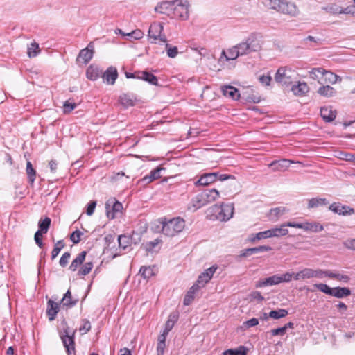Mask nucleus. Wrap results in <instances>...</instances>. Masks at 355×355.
<instances>
[{"mask_svg":"<svg viewBox=\"0 0 355 355\" xmlns=\"http://www.w3.org/2000/svg\"><path fill=\"white\" fill-rule=\"evenodd\" d=\"M234 214V206L230 204L222 203L211 206L207 210V216L210 220L225 222L229 220Z\"/></svg>","mask_w":355,"mask_h":355,"instance_id":"obj_1","label":"nucleus"},{"mask_svg":"<svg viewBox=\"0 0 355 355\" xmlns=\"http://www.w3.org/2000/svg\"><path fill=\"white\" fill-rule=\"evenodd\" d=\"M161 223L162 224V233L170 237L175 236L181 232L185 227V221L178 217L166 220V218L162 219Z\"/></svg>","mask_w":355,"mask_h":355,"instance_id":"obj_2","label":"nucleus"},{"mask_svg":"<svg viewBox=\"0 0 355 355\" xmlns=\"http://www.w3.org/2000/svg\"><path fill=\"white\" fill-rule=\"evenodd\" d=\"M219 196V191L216 189H205L192 199L193 206L199 209L216 201Z\"/></svg>","mask_w":355,"mask_h":355,"instance_id":"obj_3","label":"nucleus"},{"mask_svg":"<svg viewBox=\"0 0 355 355\" xmlns=\"http://www.w3.org/2000/svg\"><path fill=\"white\" fill-rule=\"evenodd\" d=\"M239 50L240 55H247L251 52L258 51L261 48V42L259 38L254 34L250 35L245 42L236 45Z\"/></svg>","mask_w":355,"mask_h":355,"instance_id":"obj_4","label":"nucleus"},{"mask_svg":"<svg viewBox=\"0 0 355 355\" xmlns=\"http://www.w3.org/2000/svg\"><path fill=\"white\" fill-rule=\"evenodd\" d=\"M295 71L288 67L278 69L275 76V80L282 86H288L293 82Z\"/></svg>","mask_w":355,"mask_h":355,"instance_id":"obj_5","label":"nucleus"},{"mask_svg":"<svg viewBox=\"0 0 355 355\" xmlns=\"http://www.w3.org/2000/svg\"><path fill=\"white\" fill-rule=\"evenodd\" d=\"M173 14V17L187 19L189 17V3L187 0H174Z\"/></svg>","mask_w":355,"mask_h":355,"instance_id":"obj_6","label":"nucleus"},{"mask_svg":"<svg viewBox=\"0 0 355 355\" xmlns=\"http://www.w3.org/2000/svg\"><path fill=\"white\" fill-rule=\"evenodd\" d=\"M163 26L161 23H153L152 24L148 30V37L153 39V42L156 43L157 40H159L162 42L166 43L167 39L164 34H162Z\"/></svg>","mask_w":355,"mask_h":355,"instance_id":"obj_7","label":"nucleus"},{"mask_svg":"<svg viewBox=\"0 0 355 355\" xmlns=\"http://www.w3.org/2000/svg\"><path fill=\"white\" fill-rule=\"evenodd\" d=\"M105 209L107 218L114 219L117 214L121 213L123 205L116 198H110L105 203Z\"/></svg>","mask_w":355,"mask_h":355,"instance_id":"obj_8","label":"nucleus"},{"mask_svg":"<svg viewBox=\"0 0 355 355\" xmlns=\"http://www.w3.org/2000/svg\"><path fill=\"white\" fill-rule=\"evenodd\" d=\"M60 338L64 347L66 348L67 355L75 353V331L70 335L68 330L64 329L63 333L60 335Z\"/></svg>","mask_w":355,"mask_h":355,"instance_id":"obj_9","label":"nucleus"},{"mask_svg":"<svg viewBox=\"0 0 355 355\" xmlns=\"http://www.w3.org/2000/svg\"><path fill=\"white\" fill-rule=\"evenodd\" d=\"M312 277H322V270H313L311 268H304L303 270L299 271L294 275L295 280H300L309 279Z\"/></svg>","mask_w":355,"mask_h":355,"instance_id":"obj_10","label":"nucleus"},{"mask_svg":"<svg viewBox=\"0 0 355 355\" xmlns=\"http://www.w3.org/2000/svg\"><path fill=\"white\" fill-rule=\"evenodd\" d=\"M329 209L332 211L335 214L342 215L344 216H350L355 214L354 208L348 205H342L339 202H334L329 207Z\"/></svg>","mask_w":355,"mask_h":355,"instance_id":"obj_11","label":"nucleus"},{"mask_svg":"<svg viewBox=\"0 0 355 355\" xmlns=\"http://www.w3.org/2000/svg\"><path fill=\"white\" fill-rule=\"evenodd\" d=\"M276 10L291 16H295L298 12L297 8L294 3L285 1L284 0H282L279 8H277Z\"/></svg>","mask_w":355,"mask_h":355,"instance_id":"obj_12","label":"nucleus"},{"mask_svg":"<svg viewBox=\"0 0 355 355\" xmlns=\"http://www.w3.org/2000/svg\"><path fill=\"white\" fill-rule=\"evenodd\" d=\"M136 235L138 238V239H140V236L139 234L135 233V232H132V234L131 236H127V235H120L118 237V242L120 248H123V250H125L128 246H130L132 243L135 244L137 243V241H136V239L134 238V236Z\"/></svg>","mask_w":355,"mask_h":355,"instance_id":"obj_13","label":"nucleus"},{"mask_svg":"<svg viewBox=\"0 0 355 355\" xmlns=\"http://www.w3.org/2000/svg\"><path fill=\"white\" fill-rule=\"evenodd\" d=\"M218 173L213 172V173H207L202 174L199 180L195 183L196 186H207L209 185L218 179Z\"/></svg>","mask_w":355,"mask_h":355,"instance_id":"obj_14","label":"nucleus"},{"mask_svg":"<svg viewBox=\"0 0 355 355\" xmlns=\"http://www.w3.org/2000/svg\"><path fill=\"white\" fill-rule=\"evenodd\" d=\"M103 80L110 85H114L118 78V71L115 67H109L105 72L102 73Z\"/></svg>","mask_w":355,"mask_h":355,"instance_id":"obj_15","label":"nucleus"},{"mask_svg":"<svg viewBox=\"0 0 355 355\" xmlns=\"http://www.w3.org/2000/svg\"><path fill=\"white\" fill-rule=\"evenodd\" d=\"M293 163L292 161L287 159H281L272 162L268 166L274 171H284Z\"/></svg>","mask_w":355,"mask_h":355,"instance_id":"obj_16","label":"nucleus"},{"mask_svg":"<svg viewBox=\"0 0 355 355\" xmlns=\"http://www.w3.org/2000/svg\"><path fill=\"white\" fill-rule=\"evenodd\" d=\"M60 311V304L55 302L52 300L47 302L46 315L50 321L55 319L58 313Z\"/></svg>","mask_w":355,"mask_h":355,"instance_id":"obj_17","label":"nucleus"},{"mask_svg":"<svg viewBox=\"0 0 355 355\" xmlns=\"http://www.w3.org/2000/svg\"><path fill=\"white\" fill-rule=\"evenodd\" d=\"M217 267H215L214 266L207 269L198 277L196 283L200 285V287H203L205 284L211 279Z\"/></svg>","mask_w":355,"mask_h":355,"instance_id":"obj_18","label":"nucleus"},{"mask_svg":"<svg viewBox=\"0 0 355 355\" xmlns=\"http://www.w3.org/2000/svg\"><path fill=\"white\" fill-rule=\"evenodd\" d=\"M173 5V1H163L155 8V10L167 16H172Z\"/></svg>","mask_w":355,"mask_h":355,"instance_id":"obj_19","label":"nucleus"},{"mask_svg":"<svg viewBox=\"0 0 355 355\" xmlns=\"http://www.w3.org/2000/svg\"><path fill=\"white\" fill-rule=\"evenodd\" d=\"M137 97L133 94H123L119 96V102L125 108L135 105Z\"/></svg>","mask_w":355,"mask_h":355,"instance_id":"obj_20","label":"nucleus"},{"mask_svg":"<svg viewBox=\"0 0 355 355\" xmlns=\"http://www.w3.org/2000/svg\"><path fill=\"white\" fill-rule=\"evenodd\" d=\"M320 116L325 122L333 121L336 116V111L333 110L331 107H323L320 109Z\"/></svg>","mask_w":355,"mask_h":355,"instance_id":"obj_21","label":"nucleus"},{"mask_svg":"<svg viewBox=\"0 0 355 355\" xmlns=\"http://www.w3.org/2000/svg\"><path fill=\"white\" fill-rule=\"evenodd\" d=\"M271 250L272 248L269 245H260L258 247L245 249L240 254V257H245L259 252H268Z\"/></svg>","mask_w":355,"mask_h":355,"instance_id":"obj_22","label":"nucleus"},{"mask_svg":"<svg viewBox=\"0 0 355 355\" xmlns=\"http://www.w3.org/2000/svg\"><path fill=\"white\" fill-rule=\"evenodd\" d=\"M325 69L322 67L313 68L309 71V76L311 79L317 80L318 83L323 84L324 75H325Z\"/></svg>","mask_w":355,"mask_h":355,"instance_id":"obj_23","label":"nucleus"},{"mask_svg":"<svg viewBox=\"0 0 355 355\" xmlns=\"http://www.w3.org/2000/svg\"><path fill=\"white\" fill-rule=\"evenodd\" d=\"M221 91L224 96H229L234 100H238L240 97L239 90L231 85H224L221 87Z\"/></svg>","mask_w":355,"mask_h":355,"instance_id":"obj_24","label":"nucleus"},{"mask_svg":"<svg viewBox=\"0 0 355 355\" xmlns=\"http://www.w3.org/2000/svg\"><path fill=\"white\" fill-rule=\"evenodd\" d=\"M200 285L194 284L184 296L183 304L185 306L189 305L195 298L196 293L200 288Z\"/></svg>","mask_w":355,"mask_h":355,"instance_id":"obj_25","label":"nucleus"},{"mask_svg":"<svg viewBox=\"0 0 355 355\" xmlns=\"http://www.w3.org/2000/svg\"><path fill=\"white\" fill-rule=\"evenodd\" d=\"M279 284L278 283V276L277 275H274L269 277L260 279L259 281L256 282V288H261L268 286H273Z\"/></svg>","mask_w":355,"mask_h":355,"instance_id":"obj_26","label":"nucleus"},{"mask_svg":"<svg viewBox=\"0 0 355 355\" xmlns=\"http://www.w3.org/2000/svg\"><path fill=\"white\" fill-rule=\"evenodd\" d=\"M78 299H73L70 290H68L61 300V304L67 308H72L76 305Z\"/></svg>","mask_w":355,"mask_h":355,"instance_id":"obj_27","label":"nucleus"},{"mask_svg":"<svg viewBox=\"0 0 355 355\" xmlns=\"http://www.w3.org/2000/svg\"><path fill=\"white\" fill-rule=\"evenodd\" d=\"M87 252L83 251L78 254V256L72 261L69 269L71 271H76L78 267H80L84 261L85 260Z\"/></svg>","mask_w":355,"mask_h":355,"instance_id":"obj_28","label":"nucleus"},{"mask_svg":"<svg viewBox=\"0 0 355 355\" xmlns=\"http://www.w3.org/2000/svg\"><path fill=\"white\" fill-rule=\"evenodd\" d=\"M103 71L98 67L91 65L86 71L87 78L91 80H96L100 76H102Z\"/></svg>","mask_w":355,"mask_h":355,"instance_id":"obj_29","label":"nucleus"},{"mask_svg":"<svg viewBox=\"0 0 355 355\" xmlns=\"http://www.w3.org/2000/svg\"><path fill=\"white\" fill-rule=\"evenodd\" d=\"M138 74H140L137 76L138 79L145 80L153 85H158L157 78L153 73L148 71H138Z\"/></svg>","mask_w":355,"mask_h":355,"instance_id":"obj_30","label":"nucleus"},{"mask_svg":"<svg viewBox=\"0 0 355 355\" xmlns=\"http://www.w3.org/2000/svg\"><path fill=\"white\" fill-rule=\"evenodd\" d=\"M291 90L295 95L302 96L309 92V87L306 83H299L297 85H293Z\"/></svg>","mask_w":355,"mask_h":355,"instance_id":"obj_31","label":"nucleus"},{"mask_svg":"<svg viewBox=\"0 0 355 355\" xmlns=\"http://www.w3.org/2000/svg\"><path fill=\"white\" fill-rule=\"evenodd\" d=\"M93 54L94 51L92 49H89L88 48L83 49L80 51L77 60H82L86 64L92 60Z\"/></svg>","mask_w":355,"mask_h":355,"instance_id":"obj_32","label":"nucleus"},{"mask_svg":"<svg viewBox=\"0 0 355 355\" xmlns=\"http://www.w3.org/2000/svg\"><path fill=\"white\" fill-rule=\"evenodd\" d=\"M157 268L155 266H141L139 270V273L144 279H149L155 275Z\"/></svg>","mask_w":355,"mask_h":355,"instance_id":"obj_33","label":"nucleus"},{"mask_svg":"<svg viewBox=\"0 0 355 355\" xmlns=\"http://www.w3.org/2000/svg\"><path fill=\"white\" fill-rule=\"evenodd\" d=\"M351 295V290L347 287L333 288L331 296L337 298H344Z\"/></svg>","mask_w":355,"mask_h":355,"instance_id":"obj_34","label":"nucleus"},{"mask_svg":"<svg viewBox=\"0 0 355 355\" xmlns=\"http://www.w3.org/2000/svg\"><path fill=\"white\" fill-rule=\"evenodd\" d=\"M286 211L287 210L284 207H275L270 210L269 217L271 220L277 221Z\"/></svg>","mask_w":355,"mask_h":355,"instance_id":"obj_35","label":"nucleus"},{"mask_svg":"<svg viewBox=\"0 0 355 355\" xmlns=\"http://www.w3.org/2000/svg\"><path fill=\"white\" fill-rule=\"evenodd\" d=\"M271 237H280L288 234V230L286 228V223H283L279 227L270 229Z\"/></svg>","mask_w":355,"mask_h":355,"instance_id":"obj_36","label":"nucleus"},{"mask_svg":"<svg viewBox=\"0 0 355 355\" xmlns=\"http://www.w3.org/2000/svg\"><path fill=\"white\" fill-rule=\"evenodd\" d=\"M162 168L157 167L155 169L152 170L149 175H146L141 179L142 182H145L146 183L151 182L152 181L157 180L160 178V171L162 170Z\"/></svg>","mask_w":355,"mask_h":355,"instance_id":"obj_37","label":"nucleus"},{"mask_svg":"<svg viewBox=\"0 0 355 355\" xmlns=\"http://www.w3.org/2000/svg\"><path fill=\"white\" fill-rule=\"evenodd\" d=\"M305 231H311L313 232H319L324 230V227L318 222L304 223V229Z\"/></svg>","mask_w":355,"mask_h":355,"instance_id":"obj_38","label":"nucleus"},{"mask_svg":"<svg viewBox=\"0 0 355 355\" xmlns=\"http://www.w3.org/2000/svg\"><path fill=\"white\" fill-rule=\"evenodd\" d=\"M328 204V201L326 198H313L308 201V208L313 209L317 208L320 206L326 205Z\"/></svg>","mask_w":355,"mask_h":355,"instance_id":"obj_39","label":"nucleus"},{"mask_svg":"<svg viewBox=\"0 0 355 355\" xmlns=\"http://www.w3.org/2000/svg\"><path fill=\"white\" fill-rule=\"evenodd\" d=\"M318 93L320 96H322L324 97H332V96H335V94H336V91L335 90L334 88H333L332 87H331L329 85H326V86L323 85L322 87H320L318 89Z\"/></svg>","mask_w":355,"mask_h":355,"instance_id":"obj_40","label":"nucleus"},{"mask_svg":"<svg viewBox=\"0 0 355 355\" xmlns=\"http://www.w3.org/2000/svg\"><path fill=\"white\" fill-rule=\"evenodd\" d=\"M51 220L49 217H45L44 219H40L38 223L39 230H37L42 234H46L50 225H51Z\"/></svg>","mask_w":355,"mask_h":355,"instance_id":"obj_41","label":"nucleus"},{"mask_svg":"<svg viewBox=\"0 0 355 355\" xmlns=\"http://www.w3.org/2000/svg\"><path fill=\"white\" fill-rule=\"evenodd\" d=\"M26 171L28 182L31 185H33L36 177V171L33 168L31 162L29 161H28L26 163Z\"/></svg>","mask_w":355,"mask_h":355,"instance_id":"obj_42","label":"nucleus"},{"mask_svg":"<svg viewBox=\"0 0 355 355\" xmlns=\"http://www.w3.org/2000/svg\"><path fill=\"white\" fill-rule=\"evenodd\" d=\"M288 314V311L284 309H279L277 310H272L269 312L268 315L275 320H278L286 317Z\"/></svg>","mask_w":355,"mask_h":355,"instance_id":"obj_43","label":"nucleus"},{"mask_svg":"<svg viewBox=\"0 0 355 355\" xmlns=\"http://www.w3.org/2000/svg\"><path fill=\"white\" fill-rule=\"evenodd\" d=\"M222 54L225 56L227 60H235L240 55L239 50L237 49L236 46L230 49L227 51V54L225 51H223Z\"/></svg>","mask_w":355,"mask_h":355,"instance_id":"obj_44","label":"nucleus"},{"mask_svg":"<svg viewBox=\"0 0 355 355\" xmlns=\"http://www.w3.org/2000/svg\"><path fill=\"white\" fill-rule=\"evenodd\" d=\"M246 348L240 346L238 349H230L223 352V355H246Z\"/></svg>","mask_w":355,"mask_h":355,"instance_id":"obj_45","label":"nucleus"},{"mask_svg":"<svg viewBox=\"0 0 355 355\" xmlns=\"http://www.w3.org/2000/svg\"><path fill=\"white\" fill-rule=\"evenodd\" d=\"M178 313H171L167 321L165 324V328L169 329L170 331L173 329L174 327L175 322L178 321Z\"/></svg>","mask_w":355,"mask_h":355,"instance_id":"obj_46","label":"nucleus"},{"mask_svg":"<svg viewBox=\"0 0 355 355\" xmlns=\"http://www.w3.org/2000/svg\"><path fill=\"white\" fill-rule=\"evenodd\" d=\"M65 243L63 240L58 241L51 252V259H54L60 253L61 250L64 248Z\"/></svg>","mask_w":355,"mask_h":355,"instance_id":"obj_47","label":"nucleus"},{"mask_svg":"<svg viewBox=\"0 0 355 355\" xmlns=\"http://www.w3.org/2000/svg\"><path fill=\"white\" fill-rule=\"evenodd\" d=\"M323 80H324L325 83L328 82L329 83L334 84L336 83L338 81V80L340 81L341 78L331 71H325V75H324Z\"/></svg>","mask_w":355,"mask_h":355,"instance_id":"obj_48","label":"nucleus"},{"mask_svg":"<svg viewBox=\"0 0 355 355\" xmlns=\"http://www.w3.org/2000/svg\"><path fill=\"white\" fill-rule=\"evenodd\" d=\"M93 268V263L92 261L86 262L78 270L79 275H88Z\"/></svg>","mask_w":355,"mask_h":355,"instance_id":"obj_49","label":"nucleus"},{"mask_svg":"<svg viewBox=\"0 0 355 355\" xmlns=\"http://www.w3.org/2000/svg\"><path fill=\"white\" fill-rule=\"evenodd\" d=\"M39 52V45L35 42L31 43V46L28 48V55L29 58L35 57Z\"/></svg>","mask_w":355,"mask_h":355,"instance_id":"obj_50","label":"nucleus"},{"mask_svg":"<svg viewBox=\"0 0 355 355\" xmlns=\"http://www.w3.org/2000/svg\"><path fill=\"white\" fill-rule=\"evenodd\" d=\"M315 288H317L319 291L321 292L331 295L333 292V288H330L327 284L320 283V284H315L314 285Z\"/></svg>","mask_w":355,"mask_h":355,"instance_id":"obj_51","label":"nucleus"},{"mask_svg":"<svg viewBox=\"0 0 355 355\" xmlns=\"http://www.w3.org/2000/svg\"><path fill=\"white\" fill-rule=\"evenodd\" d=\"M77 107V104L69 101H66L63 104V112L69 114Z\"/></svg>","mask_w":355,"mask_h":355,"instance_id":"obj_52","label":"nucleus"},{"mask_svg":"<svg viewBox=\"0 0 355 355\" xmlns=\"http://www.w3.org/2000/svg\"><path fill=\"white\" fill-rule=\"evenodd\" d=\"M166 51L167 55L169 58H174L178 54V48L176 46H171L168 43L166 44Z\"/></svg>","mask_w":355,"mask_h":355,"instance_id":"obj_53","label":"nucleus"},{"mask_svg":"<svg viewBox=\"0 0 355 355\" xmlns=\"http://www.w3.org/2000/svg\"><path fill=\"white\" fill-rule=\"evenodd\" d=\"M82 236H83V232L76 230L71 233L70 239L74 244H77L80 241Z\"/></svg>","mask_w":355,"mask_h":355,"instance_id":"obj_54","label":"nucleus"},{"mask_svg":"<svg viewBox=\"0 0 355 355\" xmlns=\"http://www.w3.org/2000/svg\"><path fill=\"white\" fill-rule=\"evenodd\" d=\"M282 0H263V3L269 8L277 10Z\"/></svg>","mask_w":355,"mask_h":355,"instance_id":"obj_55","label":"nucleus"},{"mask_svg":"<svg viewBox=\"0 0 355 355\" xmlns=\"http://www.w3.org/2000/svg\"><path fill=\"white\" fill-rule=\"evenodd\" d=\"M335 12L340 13V14L344 13V14L355 15V4L352 5V6H348L347 7H346L345 8H340V10H338V8H337Z\"/></svg>","mask_w":355,"mask_h":355,"instance_id":"obj_56","label":"nucleus"},{"mask_svg":"<svg viewBox=\"0 0 355 355\" xmlns=\"http://www.w3.org/2000/svg\"><path fill=\"white\" fill-rule=\"evenodd\" d=\"M71 257V253L69 252H64L60 259L59 263L61 267H65Z\"/></svg>","mask_w":355,"mask_h":355,"instance_id":"obj_57","label":"nucleus"},{"mask_svg":"<svg viewBox=\"0 0 355 355\" xmlns=\"http://www.w3.org/2000/svg\"><path fill=\"white\" fill-rule=\"evenodd\" d=\"M83 324L79 328L80 331H83L82 334H86L91 329V324L90 322L87 320H83Z\"/></svg>","mask_w":355,"mask_h":355,"instance_id":"obj_58","label":"nucleus"},{"mask_svg":"<svg viewBox=\"0 0 355 355\" xmlns=\"http://www.w3.org/2000/svg\"><path fill=\"white\" fill-rule=\"evenodd\" d=\"M42 236L43 234L40 233V232L37 231L34 235V239L36 243V244L40 248H43L44 243L42 241Z\"/></svg>","mask_w":355,"mask_h":355,"instance_id":"obj_59","label":"nucleus"},{"mask_svg":"<svg viewBox=\"0 0 355 355\" xmlns=\"http://www.w3.org/2000/svg\"><path fill=\"white\" fill-rule=\"evenodd\" d=\"M160 241L159 239H155L153 241H150L146 243V250L148 252H152L154 248L159 244Z\"/></svg>","mask_w":355,"mask_h":355,"instance_id":"obj_60","label":"nucleus"},{"mask_svg":"<svg viewBox=\"0 0 355 355\" xmlns=\"http://www.w3.org/2000/svg\"><path fill=\"white\" fill-rule=\"evenodd\" d=\"M259 324V320L257 318H251L245 322H243V325L245 327V328H250V327H255L256 325H257Z\"/></svg>","mask_w":355,"mask_h":355,"instance_id":"obj_61","label":"nucleus"},{"mask_svg":"<svg viewBox=\"0 0 355 355\" xmlns=\"http://www.w3.org/2000/svg\"><path fill=\"white\" fill-rule=\"evenodd\" d=\"M271 238V232L270 230L258 232L256 234V239H268Z\"/></svg>","mask_w":355,"mask_h":355,"instance_id":"obj_62","label":"nucleus"},{"mask_svg":"<svg viewBox=\"0 0 355 355\" xmlns=\"http://www.w3.org/2000/svg\"><path fill=\"white\" fill-rule=\"evenodd\" d=\"M96 206V202L94 200L91 201L87 205L86 214L88 216H92L94 212Z\"/></svg>","mask_w":355,"mask_h":355,"instance_id":"obj_63","label":"nucleus"},{"mask_svg":"<svg viewBox=\"0 0 355 355\" xmlns=\"http://www.w3.org/2000/svg\"><path fill=\"white\" fill-rule=\"evenodd\" d=\"M127 35L135 39L139 40L143 37L144 33L140 30H135L128 33Z\"/></svg>","mask_w":355,"mask_h":355,"instance_id":"obj_64","label":"nucleus"}]
</instances>
